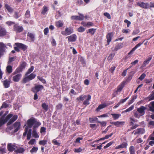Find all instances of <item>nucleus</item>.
Returning <instances> with one entry per match:
<instances>
[{"mask_svg": "<svg viewBox=\"0 0 154 154\" xmlns=\"http://www.w3.org/2000/svg\"><path fill=\"white\" fill-rule=\"evenodd\" d=\"M17 148L16 145L15 144L8 143V151L12 152L16 150Z\"/></svg>", "mask_w": 154, "mask_h": 154, "instance_id": "0eeeda50", "label": "nucleus"}, {"mask_svg": "<svg viewBox=\"0 0 154 154\" xmlns=\"http://www.w3.org/2000/svg\"><path fill=\"white\" fill-rule=\"evenodd\" d=\"M147 98L149 100H154V91H152V93L149 95Z\"/></svg>", "mask_w": 154, "mask_h": 154, "instance_id": "2f4dec72", "label": "nucleus"}, {"mask_svg": "<svg viewBox=\"0 0 154 154\" xmlns=\"http://www.w3.org/2000/svg\"><path fill=\"white\" fill-rule=\"evenodd\" d=\"M134 106L133 105L131 106L129 108L127 109L126 110L123 111L122 113H125L128 112H130L132 110L134 109Z\"/></svg>", "mask_w": 154, "mask_h": 154, "instance_id": "f704fd0d", "label": "nucleus"}, {"mask_svg": "<svg viewBox=\"0 0 154 154\" xmlns=\"http://www.w3.org/2000/svg\"><path fill=\"white\" fill-rule=\"evenodd\" d=\"M89 120L91 123L93 122L94 121H96V122L98 121V119L97 117L89 118Z\"/></svg>", "mask_w": 154, "mask_h": 154, "instance_id": "4c0bfd02", "label": "nucleus"}, {"mask_svg": "<svg viewBox=\"0 0 154 154\" xmlns=\"http://www.w3.org/2000/svg\"><path fill=\"white\" fill-rule=\"evenodd\" d=\"M36 140L34 139H32L28 142V144L29 145H32L35 143Z\"/></svg>", "mask_w": 154, "mask_h": 154, "instance_id": "49530a36", "label": "nucleus"}, {"mask_svg": "<svg viewBox=\"0 0 154 154\" xmlns=\"http://www.w3.org/2000/svg\"><path fill=\"white\" fill-rule=\"evenodd\" d=\"M18 116L17 115H14L11 119L10 121L8 123V125H10L13 122L16 121L17 119Z\"/></svg>", "mask_w": 154, "mask_h": 154, "instance_id": "5701e85b", "label": "nucleus"}, {"mask_svg": "<svg viewBox=\"0 0 154 154\" xmlns=\"http://www.w3.org/2000/svg\"><path fill=\"white\" fill-rule=\"evenodd\" d=\"M44 34L47 35L49 32V29L48 28H46L44 30Z\"/></svg>", "mask_w": 154, "mask_h": 154, "instance_id": "69168bd1", "label": "nucleus"}, {"mask_svg": "<svg viewBox=\"0 0 154 154\" xmlns=\"http://www.w3.org/2000/svg\"><path fill=\"white\" fill-rule=\"evenodd\" d=\"M46 128L43 127H42L41 128L40 132L41 134H45L46 132Z\"/></svg>", "mask_w": 154, "mask_h": 154, "instance_id": "37998d69", "label": "nucleus"}, {"mask_svg": "<svg viewBox=\"0 0 154 154\" xmlns=\"http://www.w3.org/2000/svg\"><path fill=\"white\" fill-rule=\"evenodd\" d=\"M111 115L112 116V118L114 120H116L119 119L121 115L118 113H112Z\"/></svg>", "mask_w": 154, "mask_h": 154, "instance_id": "bb28decb", "label": "nucleus"}, {"mask_svg": "<svg viewBox=\"0 0 154 154\" xmlns=\"http://www.w3.org/2000/svg\"><path fill=\"white\" fill-rule=\"evenodd\" d=\"M5 7L9 12H12L13 11V9L8 5L6 4Z\"/></svg>", "mask_w": 154, "mask_h": 154, "instance_id": "473e14b6", "label": "nucleus"}, {"mask_svg": "<svg viewBox=\"0 0 154 154\" xmlns=\"http://www.w3.org/2000/svg\"><path fill=\"white\" fill-rule=\"evenodd\" d=\"M25 77L23 79V80H22V82L23 83H25L26 82L30 81L29 80V79L28 78V76L27 75H26V74H25Z\"/></svg>", "mask_w": 154, "mask_h": 154, "instance_id": "79ce46f5", "label": "nucleus"}, {"mask_svg": "<svg viewBox=\"0 0 154 154\" xmlns=\"http://www.w3.org/2000/svg\"><path fill=\"white\" fill-rule=\"evenodd\" d=\"M67 38H68V40L69 42H75L77 36L76 35L73 34L69 36H68Z\"/></svg>", "mask_w": 154, "mask_h": 154, "instance_id": "4468645a", "label": "nucleus"}, {"mask_svg": "<svg viewBox=\"0 0 154 154\" xmlns=\"http://www.w3.org/2000/svg\"><path fill=\"white\" fill-rule=\"evenodd\" d=\"M76 3L78 5L80 6L83 4V2L82 0H77Z\"/></svg>", "mask_w": 154, "mask_h": 154, "instance_id": "4d7b16f0", "label": "nucleus"}, {"mask_svg": "<svg viewBox=\"0 0 154 154\" xmlns=\"http://www.w3.org/2000/svg\"><path fill=\"white\" fill-rule=\"evenodd\" d=\"M12 75H13L12 80L14 82H19L22 76L21 74L19 73L14 74L13 72Z\"/></svg>", "mask_w": 154, "mask_h": 154, "instance_id": "20e7f679", "label": "nucleus"}, {"mask_svg": "<svg viewBox=\"0 0 154 154\" xmlns=\"http://www.w3.org/2000/svg\"><path fill=\"white\" fill-rule=\"evenodd\" d=\"M108 105L106 103H104L103 104H101L98 106L97 109L96 110L97 111H99L101 109L104 108Z\"/></svg>", "mask_w": 154, "mask_h": 154, "instance_id": "4be33fe9", "label": "nucleus"}, {"mask_svg": "<svg viewBox=\"0 0 154 154\" xmlns=\"http://www.w3.org/2000/svg\"><path fill=\"white\" fill-rule=\"evenodd\" d=\"M113 143L112 142H111L108 143L106 145L104 146V148L105 149H106L109 147Z\"/></svg>", "mask_w": 154, "mask_h": 154, "instance_id": "0e129e2a", "label": "nucleus"}, {"mask_svg": "<svg viewBox=\"0 0 154 154\" xmlns=\"http://www.w3.org/2000/svg\"><path fill=\"white\" fill-rule=\"evenodd\" d=\"M37 78L40 81H41L43 83L45 84L46 83V82L45 80L44 79H43L42 77H40L39 76H38Z\"/></svg>", "mask_w": 154, "mask_h": 154, "instance_id": "603ef678", "label": "nucleus"}, {"mask_svg": "<svg viewBox=\"0 0 154 154\" xmlns=\"http://www.w3.org/2000/svg\"><path fill=\"white\" fill-rule=\"evenodd\" d=\"M128 144L126 143L123 142L121 144L117 146L116 147V149H117L120 148H126Z\"/></svg>", "mask_w": 154, "mask_h": 154, "instance_id": "6ab92c4d", "label": "nucleus"}, {"mask_svg": "<svg viewBox=\"0 0 154 154\" xmlns=\"http://www.w3.org/2000/svg\"><path fill=\"white\" fill-rule=\"evenodd\" d=\"M14 30L17 32H22L23 30V28L16 24L14 25Z\"/></svg>", "mask_w": 154, "mask_h": 154, "instance_id": "9b49d317", "label": "nucleus"}, {"mask_svg": "<svg viewBox=\"0 0 154 154\" xmlns=\"http://www.w3.org/2000/svg\"><path fill=\"white\" fill-rule=\"evenodd\" d=\"M82 139L83 138L82 137H78L76 139L75 142L77 143H80V140H82Z\"/></svg>", "mask_w": 154, "mask_h": 154, "instance_id": "338daca9", "label": "nucleus"}, {"mask_svg": "<svg viewBox=\"0 0 154 154\" xmlns=\"http://www.w3.org/2000/svg\"><path fill=\"white\" fill-rule=\"evenodd\" d=\"M79 16H73L71 17V19L72 20H81L84 19V15L81 14H79Z\"/></svg>", "mask_w": 154, "mask_h": 154, "instance_id": "1a4fd4ad", "label": "nucleus"}, {"mask_svg": "<svg viewBox=\"0 0 154 154\" xmlns=\"http://www.w3.org/2000/svg\"><path fill=\"white\" fill-rule=\"evenodd\" d=\"M44 88V87L41 85H36L32 89V91L34 93H37Z\"/></svg>", "mask_w": 154, "mask_h": 154, "instance_id": "423d86ee", "label": "nucleus"}, {"mask_svg": "<svg viewBox=\"0 0 154 154\" xmlns=\"http://www.w3.org/2000/svg\"><path fill=\"white\" fill-rule=\"evenodd\" d=\"M24 151V150L23 148H19L17 149L15 151L16 152L22 153H23Z\"/></svg>", "mask_w": 154, "mask_h": 154, "instance_id": "de8ad7c7", "label": "nucleus"}, {"mask_svg": "<svg viewBox=\"0 0 154 154\" xmlns=\"http://www.w3.org/2000/svg\"><path fill=\"white\" fill-rule=\"evenodd\" d=\"M87 97V96L86 95H82L79 97H77L76 99L77 100L80 102L81 101H82L84 100Z\"/></svg>", "mask_w": 154, "mask_h": 154, "instance_id": "cd10ccee", "label": "nucleus"}, {"mask_svg": "<svg viewBox=\"0 0 154 154\" xmlns=\"http://www.w3.org/2000/svg\"><path fill=\"white\" fill-rule=\"evenodd\" d=\"M73 32V30L71 28H66L65 31L61 32V34L64 35H67L71 34Z\"/></svg>", "mask_w": 154, "mask_h": 154, "instance_id": "39448f33", "label": "nucleus"}, {"mask_svg": "<svg viewBox=\"0 0 154 154\" xmlns=\"http://www.w3.org/2000/svg\"><path fill=\"white\" fill-rule=\"evenodd\" d=\"M14 59L15 58L14 57H12L10 58L8 63V64H10L11 62H12L14 60Z\"/></svg>", "mask_w": 154, "mask_h": 154, "instance_id": "680f3d73", "label": "nucleus"}, {"mask_svg": "<svg viewBox=\"0 0 154 154\" xmlns=\"http://www.w3.org/2000/svg\"><path fill=\"white\" fill-rule=\"evenodd\" d=\"M85 29L82 26L80 27L78 29V31L79 32H84Z\"/></svg>", "mask_w": 154, "mask_h": 154, "instance_id": "6e6d98bb", "label": "nucleus"}, {"mask_svg": "<svg viewBox=\"0 0 154 154\" xmlns=\"http://www.w3.org/2000/svg\"><path fill=\"white\" fill-rule=\"evenodd\" d=\"M6 46L3 43H0V56L2 55L5 51Z\"/></svg>", "mask_w": 154, "mask_h": 154, "instance_id": "dca6fc26", "label": "nucleus"}, {"mask_svg": "<svg viewBox=\"0 0 154 154\" xmlns=\"http://www.w3.org/2000/svg\"><path fill=\"white\" fill-rule=\"evenodd\" d=\"M6 115H3L0 118V127L3 125L10 119L13 116L12 114H10L5 118Z\"/></svg>", "mask_w": 154, "mask_h": 154, "instance_id": "f03ea898", "label": "nucleus"}, {"mask_svg": "<svg viewBox=\"0 0 154 154\" xmlns=\"http://www.w3.org/2000/svg\"><path fill=\"white\" fill-rule=\"evenodd\" d=\"M12 66H11L10 64H8V65L6 68V72L10 74L12 72Z\"/></svg>", "mask_w": 154, "mask_h": 154, "instance_id": "412c9836", "label": "nucleus"}, {"mask_svg": "<svg viewBox=\"0 0 154 154\" xmlns=\"http://www.w3.org/2000/svg\"><path fill=\"white\" fill-rule=\"evenodd\" d=\"M143 42H140L137 44L134 48H133L128 53L129 54H133V52L136 49L140 47L143 43Z\"/></svg>", "mask_w": 154, "mask_h": 154, "instance_id": "f3484780", "label": "nucleus"}, {"mask_svg": "<svg viewBox=\"0 0 154 154\" xmlns=\"http://www.w3.org/2000/svg\"><path fill=\"white\" fill-rule=\"evenodd\" d=\"M6 34V30L3 27L0 26V36H3Z\"/></svg>", "mask_w": 154, "mask_h": 154, "instance_id": "393cba45", "label": "nucleus"}, {"mask_svg": "<svg viewBox=\"0 0 154 154\" xmlns=\"http://www.w3.org/2000/svg\"><path fill=\"white\" fill-rule=\"evenodd\" d=\"M82 150V148L79 147L78 148L75 149H74V152H75L79 153L81 152Z\"/></svg>", "mask_w": 154, "mask_h": 154, "instance_id": "5fc2aeb1", "label": "nucleus"}, {"mask_svg": "<svg viewBox=\"0 0 154 154\" xmlns=\"http://www.w3.org/2000/svg\"><path fill=\"white\" fill-rule=\"evenodd\" d=\"M90 127L92 128L95 130L96 129V125L95 124H90Z\"/></svg>", "mask_w": 154, "mask_h": 154, "instance_id": "774afa93", "label": "nucleus"}, {"mask_svg": "<svg viewBox=\"0 0 154 154\" xmlns=\"http://www.w3.org/2000/svg\"><path fill=\"white\" fill-rule=\"evenodd\" d=\"M48 11V8L47 7L45 6H44L43 8V10L42 11V14H45Z\"/></svg>", "mask_w": 154, "mask_h": 154, "instance_id": "c03bdc74", "label": "nucleus"}, {"mask_svg": "<svg viewBox=\"0 0 154 154\" xmlns=\"http://www.w3.org/2000/svg\"><path fill=\"white\" fill-rule=\"evenodd\" d=\"M104 15L108 19H111V16L110 14L107 12H106L104 13Z\"/></svg>", "mask_w": 154, "mask_h": 154, "instance_id": "e2e57ef3", "label": "nucleus"}, {"mask_svg": "<svg viewBox=\"0 0 154 154\" xmlns=\"http://www.w3.org/2000/svg\"><path fill=\"white\" fill-rule=\"evenodd\" d=\"M96 29H94L93 28L89 29H88L87 32V33H90L92 35H93L94 34L95 32Z\"/></svg>", "mask_w": 154, "mask_h": 154, "instance_id": "72a5a7b5", "label": "nucleus"}, {"mask_svg": "<svg viewBox=\"0 0 154 154\" xmlns=\"http://www.w3.org/2000/svg\"><path fill=\"white\" fill-rule=\"evenodd\" d=\"M145 132V130L143 128L137 129L134 130L133 132V133H134V135H136L138 134H142Z\"/></svg>", "mask_w": 154, "mask_h": 154, "instance_id": "ddd939ff", "label": "nucleus"}, {"mask_svg": "<svg viewBox=\"0 0 154 154\" xmlns=\"http://www.w3.org/2000/svg\"><path fill=\"white\" fill-rule=\"evenodd\" d=\"M113 34L112 33H108L106 35V38L107 39V41L108 44H109V42L111 41L112 40V38L113 36Z\"/></svg>", "mask_w": 154, "mask_h": 154, "instance_id": "b1692460", "label": "nucleus"}, {"mask_svg": "<svg viewBox=\"0 0 154 154\" xmlns=\"http://www.w3.org/2000/svg\"><path fill=\"white\" fill-rule=\"evenodd\" d=\"M125 122H119V121H117L116 122V126L117 127H119L121 125H123Z\"/></svg>", "mask_w": 154, "mask_h": 154, "instance_id": "c9c22d12", "label": "nucleus"}, {"mask_svg": "<svg viewBox=\"0 0 154 154\" xmlns=\"http://www.w3.org/2000/svg\"><path fill=\"white\" fill-rule=\"evenodd\" d=\"M38 149V148L36 147H33L30 150V152L32 153L36 152Z\"/></svg>", "mask_w": 154, "mask_h": 154, "instance_id": "8fccbe9b", "label": "nucleus"}, {"mask_svg": "<svg viewBox=\"0 0 154 154\" xmlns=\"http://www.w3.org/2000/svg\"><path fill=\"white\" fill-rule=\"evenodd\" d=\"M15 45L18 47L20 48H21L23 50H26L27 48V46L23 44L20 43H16Z\"/></svg>", "mask_w": 154, "mask_h": 154, "instance_id": "f8f14e48", "label": "nucleus"}, {"mask_svg": "<svg viewBox=\"0 0 154 154\" xmlns=\"http://www.w3.org/2000/svg\"><path fill=\"white\" fill-rule=\"evenodd\" d=\"M115 55L114 54H111L108 56L107 59L108 60H112Z\"/></svg>", "mask_w": 154, "mask_h": 154, "instance_id": "3c124183", "label": "nucleus"}, {"mask_svg": "<svg viewBox=\"0 0 154 154\" xmlns=\"http://www.w3.org/2000/svg\"><path fill=\"white\" fill-rule=\"evenodd\" d=\"M47 141L46 140H42L40 141L39 142V144L41 145L44 146L47 144Z\"/></svg>", "mask_w": 154, "mask_h": 154, "instance_id": "a18cd8bd", "label": "nucleus"}, {"mask_svg": "<svg viewBox=\"0 0 154 154\" xmlns=\"http://www.w3.org/2000/svg\"><path fill=\"white\" fill-rule=\"evenodd\" d=\"M41 125V123L37 121L35 118H32L28 119L23 126L25 127V129L23 136L25 137L26 135L27 140H29L32 137L31 128L33 126L32 131V136L35 138H38L39 134L36 131V128H38Z\"/></svg>", "mask_w": 154, "mask_h": 154, "instance_id": "f257e3e1", "label": "nucleus"}, {"mask_svg": "<svg viewBox=\"0 0 154 154\" xmlns=\"http://www.w3.org/2000/svg\"><path fill=\"white\" fill-rule=\"evenodd\" d=\"M20 123L19 122H16L14 124V127L16 128L15 130V132L18 131L19 129L20 126Z\"/></svg>", "mask_w": 154, "mask_h": 154, "instance_id": "a878e982", "label": "nucleus"}, {"mask_svg": "<svg viewBox=\"0 0 154 154\" xmlns=\"http://www.w3.org/2000/svg\"><path fill=\"white\" fill-rule=\"evenodd\" d=\"M130 154H134L135 153V148L133 146H131L129 148Z\"/></svg>", "mask_w": 154, "mask_h": 154, "instance_id": "ea45409f", "label": "nucleus"}, {"mask_svg": "<svg viewBox=\"0 0 154 154\" xmlns=\"http://www.w3.org/2000/svg\"><path fill=\"white\" fill-rule=\"evenodd\" d=\"M151 106H149L150 110L152 111H154V101L150 103Z\"/></svg>", "mask_w": 154, "mask_h": 154, "instance_id": "a19ab883", "label": "nucleus"}, {"mask_svg": "<svg viewBox=\"0 0 154 154\" xmlns=\"http://www.w3.org/2000/svg\"><path fill=\"white\" fill-rule=\"evenodd\" d=\"M152 57L151 56L148 57L146 60L143 62L142 67H145L147 64H148L152 59Z\"/></svg>", "mask_w": 154, "mask_h": 154, "instance_id": "2eb2a0df", "label": "nucleus"}, {"mask_svg": "<svg viewBox=\"0 0 154 154\" xmlns=\"http://www.w3.org/2000/svg\"><path fill=\"white\" fill-rule=\"evenodd\" d=\"M25 16L26 18H29L30 17V11H29L27 10L26 11Z\"/></svg>", "mask_w": 154, "mask_h": 154, "instance_id": "bf43d9fd", "label": "nucleus"}, {"mask_svg": "<svg viewBox=\"0 0 154 154\" xmlns=\"http://www.w3.org/2000/svg\"><path fill=\"white\" fill-rule=\"evenodd\" d=\"M91 98V96L90 95H88L87 96V97L85 98L86 100L83 102V104L86 105H88L90 103L89 102V100Z\"/></svg>", "mask_w": 154, "mask_h": 154, "instance_id": "aec40b11", "label": "nucleus"}, {"mask_svg": "<svg viewBox=\"0 0 154 154\" xmlns=\"http://www.w3.org/2000/svg\"><path fill=\"white\" fill-rule=\"evenodd\" d=\"M137 5L142 8H147L149 7V5L148 3L143 2L138 3Z\"/></svg>", "mask_w": 154, "mask_h": 154, "instance_id": "a211bd4d", "label": "nucleus"}, {"mask_svg": "<svg viewBox=\"0 0 154 154\" xmlns=\"http://www.w3.org/2000/svg\"><path fill=\"white\" fill-rule=\"evenodd\" d=\"M146 74L145 73H143L139 77V79L140 80H142L145 77Z\"/></svg>", "mask_w": 154, "mask_h": 154, "instance_id": "052dcab7", "label": "nucleus"}, {"mask_svg": "<svg viewBox=\"0 0 154 154\" xmlns=\"http://www.w3.org/2000/svg\"><path fill=\"white\" fill-rule=\"evenodd\" d=\"M10 81L5 80L4 82V85L5 88H8L9 87L10 84Z\"/></svg>", "mask_w": 154, "mask_h": 154, "instance_id": "c756f323", "label": "nucleus"}, {"mask_svg": "<svg viewBox=\"0 0 154 154\" xmlns=\"http://www.w3.org/2000/svg\"><path fill=\"white\" fill-rule=\"evenodd\" d=\"M42 107L46 111H47L48 109V106L45 103L42 104Z\"/></svg>", "mask_w": 154, "mask_h": 154, "instance_id": "09e8293b", "label": "nucleus"}, {"mask_svg": "<svg viewBox=\"0 0 154 154\" xmlns=\"http://www.w3.org/2000/svg\"><path fill=\"white\" fill-rule=\"evenodd\" d=\"M125 85V82H122L117 87V89L114 92L116 94L120 93L121 91Z\"/></svg>", "mask_w": 154, "mask_h": 154, "instance_id": "6e6552de", "label": "nucleus"}, {"mask_svg": "<svg viewBox=\"0 0 154 154\" xmlns=\"http://www.w3.org/2000/svg\"><path fill=\"white\" fill-rule=\"evenodd\" d=\"M26 65V63L25 62H22L20 66L17 68L13 72V74H15L19 73V72L22 71V70L25 68Z\"/></svg>", "mask_w": 154, "mask_h": 154, "instance_id": "7ed1b4c3", "label": "nucleus"}, {"mask_svg": "<svg viewBox=\"0 0 154 154\" xmlns=\"http://www.w3.org/2000/svg\"><path fill=\"white\" fill-rule=\"evenodd\" d=\"M122 47V45L121 44H119L117 46H116L114 50L117 51L119 49L121 48Z\"/></svg>", "mask_w": 154, "mask_h": 154, "instance_id": "864d4df0", "label": "nucleus"}, {"mask_svg": "<svg viewBox=\"0 0 154 154\" xmlns=\"http://www.w3.org/2000/svg\"><path fill=\"white\" fill-rule=\"evenodd\" d=\"M27 76L29 80L30 81L36 77V75L35 74L32 73L29 75H28Z\"/></svg>", "mask_w": 154, "mask_h": 154, "instance_id": "c85d7f7f", "label": "nucleus"}, {"mask_svg": "<svg viewBox=\"0 0 154 154\" xmlns=\"http://www.w3.org/2000/svg\"><path fill=\"white\" fill-rule=\"evenodd\" d=\"M27 36L30 38L31 42H33L34 40V35L31 33H28Z\"/></svg>", "mask_w": 154, "mask_h": 154, "instance_id": "7c9ffc66", "label": "nucleus"}, {"mask_svg": "<svg viewBox=\"0 0 154 154\" xmlns=\"http://www.w3.org/2000/svg\"><path fill=\"white\" fill-rule=\"evenodd\" d=\"M53 143L55 145L59 146L60 144V143L57 140H53Z\"/></svg>", "mask_w": 154, "mask_h": 154, "instance_id": "13d9d810", "label": "nucleus"}, {"mask_svg": "<svg viewBox=\"0 0 154 154\" xmlns=\"http://www.w3.org/2000/svg\"><path fill=\"white\" fill-rule=\"evenodd\" d=\"M146 108L143 106H141L140 107L137 109V110L139 113L140 115L141 116L144 115L145 114V110Z\"/></svg>", "mask_w": 154, "mask_h": 154, "instance_id": "9d476101", "label": "nucleus"}, {"mask_svg": "<svg viewBox=\"0 0 154 154\" xmlns=\"http://www.w3.org/2000/svg\"><path fill=\"white\" fill-rule=\"evenodd\" d=\"M34 66H32L30 68H29L27 71L26 72V75H27L28 74L31 73L34 69Z\"/></svg>", "mask_w": 154, "mask_h": 154, "instance_id": "58836bf2", "label": "nucleus"}, {"mask_svg": "<svg viewBox=\"0 0 154 154\" xmlns=\"http://www.w3.org/2000/svg\"><path fill=\"white\" fill-rule=\"evenodd\" d=\"M63 23L60 20L56 22V25L57 27H60L62 26Z\"/></svg>", "mask_w": 154, "mask_h": 154, "instance_id": "e433bc0d", "label": "nucleus"}]
</instances>
